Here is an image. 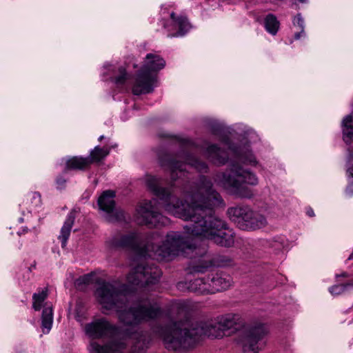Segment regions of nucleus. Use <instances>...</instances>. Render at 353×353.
Here are the masks:
<instances>
[{"label":"nucleus","mask_w":353,"mask_h":353,"mask_svg":"<svg viewBox=\"0 0 353 353\" xmlns=\"http://www.w3.org/2000/svg\"><path fill=\"white\" fill-rule=\"evenodd\" d=\"M145 182L148 188L159 196V205L165 212L190 221V225L184 227L188 234L212 241L221 246L233 245L234 233L227 230L223 220L213 214L214 208L222 203L223 200L210 181L201 178L186 194L185 203L167 189L159 187V179L148 175Z\"/></svg>","instance_id":"obj_1"},{"label":"nucleus","mask_w":353,"mask_h":353,"mask_svg":"<svg viewBox=\"0 0 353 353\" xmlns=\"http://www.w3.org/2000/svg\"><path fill=\"white\" fill-rule=\"evenodd\" d=\"M170 318L177 325L173 334L164 336L168 350H178L194 346L203 336L221 339L235 335L240 331L236 342L243 353H259L266 345L270 326L261 319L246 323L239 313H227L214 319L194 322L190 310H171Z\"/></svg>","instance_id":"obj_2"},{"label":"nucleus","mask_w":353,"mask_h":353,"mask_svg":"<svg viewBox=\"0 0 353 353\" xmlns=\"http://www.w3.org/2000/svg\"><path fill=\"white\" fill-rule=\"evenodd\" d=\"M94 296L103 309L127 307V303L130 301L133 302V305L128 309H161L162 307L157 299L148 296L137 297L132 294V290L128 285L120 284L116 281L99 282Z\"/></svg>","instance_id":"obj_3"},{"label":"nucleus","mask_w":353,"mask_h":353,"mask_svg":"<svg viewBox=\"0 0 353 353\" xmlns=\"http://www.w3.org/2000/svg\"><path fill=\"white\" fill-rule=\"evenodd\" d=\"M186 250H192V245L188 237L181 232L170 231L165 236H163L155 232L147 236L140 254L157 260L168 261L185 252Z\"/></svg>","instance_id":"obj_4"},{"label":"nucleus","mask_w":353,"mask_h":353,"mask_svg":"<svg viewBox=\"0 0 353 353\" xmlns=\"http://www.w3.org/2000/svg\"><path fill=\"white\" fill-rule=\"evenodd\" d=\"M215 180L234 194L243 198L252 197L253 192L248 185H256L258 183L256 175L238 163L232 164L228 173L217 174Z\"/></svg>","instance_id":"obj_5"},{"label":"nucleus","mask_w":353,"mask_h":353,"mask_svg":"<svg viewBox=\"0 0 353 353\" xmlns=\"http://www.w3.org/2000/svg\"><path fill=\"white\" fill-rule=\"evenodd\" d=\"M117 312L120 321L133 330L143 322L159 320L165 323L166 327L162 330L160 334L163 342L164 336L173 334L178 327L170 318V314L173 313L170 310H117Z\"/></svg>","instance_id":"obj_6"},{"label":"nucleus","mask_w":353,"mask_h":353,"mask_svg":"<svg viewBox=\"0 0 353 353\" xmlns=\"http://www.w3.org/2000/svg\"><path fill=\"white\" fill-rule=\"evenodd\" d=\"M165 65V60L157 54L149 53L146 55L141 70L137 74L132 87V92L135 95L152 92L157 76L152 72H158Z\"/></svg>","instance_id":"obj_7"},{"label":"nucleus","mask_w":353,"mask_h":353,"mask_svg":"<svg viewBox=\"0 0 353 353\" xmlns=\"http://www.w3.org/2000/svg\"><path fill=\"white\" fill-rule=\"evenodd\" d=\"M155 199L141 202L136 210V219L141 225L158 226L165 225L168 219L160 214Z\"/></svg>","instance_id":"obj_8"},{"label":"nucleus","mask_w":353,"mask_h":353,"mask_svg":"<svg viewBox=\"0 0 353 353\" xmlns=\"http://www.w3.org/2000/svg\"><path fill=\"white\" fill-rule=\"evenodd\" d=\"M161 274L157 266L139 264L127 276V281L132 285L143 287L157 283Z\"/></svg>","instance_id":"obj_9"},{"label":"nucleus","mask_w":353,"mask_h":353,"mask_svg":"<svg viewBox=\"0 0 353 353\" xmlns=\"http://www.w3.org/2000/svg\"><path fill=\"white\" fill-rule=\"evenodd\" d=\"M114 192L105 191L98 199V205L100 209L107 214L109 221H121L124 219L123 210L115 208Z\"/></svg>","instance_id":"obj_10"},{"label":"nucleus","mask_w":353,"mask_h":353,"mask_svg":"<svg viewBox=\"0 0 353 353\" xmlns=\"http://www.w3.org/2000/svg\"><path fill=\"white\" fill-rule=\"evenodd\" d=\"M227 214L230 219L240 229L245 230L248 221L252 214V210L248 206H235L229 208Z\"/></svg>","instance_id":"obj_11"},{"label":"nucleus","mask_w":353,"mask_h":353,"mask_svg":"<svg viewBox=\"0 0 353 353\" xmlns=\"http://www.w3.org/2000/svg\"><path fill=\"white\" fill-rule=\"evenodd\" d=\"M108 244L112 248H130L138 250L139 236L135 233H130L125 235H117L108 241Z\"/></svg>","instance_id":"obj_12"},{"label":"nucleus","mask_w":353,"mask_h":353,"mask_svg":"<svg viewBox=\"0 0 353 353\" xmlns=\"http://www.w3.org/2000/svg\"><path fill=\"white\" fill-rule=\"evenodd\" d=\"M112 325L104 319H97L85 325V332L92 339H100L111 332Z\"/></svg>","instance_id":"obj_13"},{"label":"nucleus","mask_w":353,"mask_h":353,"mask_svg":"<svg viewBox=\"0 0 353 353\" xmlns=\"http://www.w3.org/2000/svg\"><path fill=\"white\" fill-rule=\"evenodd\" d=\"M209 293L214 294L216 292L225 290L232 284V278L230 275L223 272H217L208 275Z\"/></svg>","instance_id":"obj_14"},{"label":"nucleus","mask_w":353,"mask_h":353,"mask_svg":"<svg viewBox=\"0 0 353 353\" xmlns=\"http://www.w3.org/2000/svg\"><path fill=\"white\" fill-rule=\"evenodd\" d=\"M125 347L123 343L111 342L101 345L96 341H91L88 350L90 353H120Z\"/></svg>","instance_id":"obj_15"},{"label":"nucleus","mask_w":353,"mask_h":353,"mask_svg":"<svg viewBox=\"0 0 353 353\" xmlns=\"http://www.w3.org/2000/svg\"><path fill=\"white\" fill-rule=\"evenodd\" d=\"M90 166L89 158L74 156L69 158L65 163V170H84Z\"/></svg>","instance_id":"obj_16"},{"label":"nucleus","mask_w":353,"mask_h":353,"mask_svg":"<svg viewBox=\"0 0 353 353\" xmlns=\"http://www.w3.org/2000/svg\"><path fill=\"white\" fill-rule=\"evenodd\" d=\"M48 296V288L39 289L37 292L34 293L32 295L33 309H52V305L46 302Z\"/></svg>","instance_id":"obj_17"},{"label":"nucleus","mask_w":353,"mask_h":353,"mask_svg":"<svg viewBox=\"0 0 353 353\" xmlns=\"http://www.w3.org/2000/svg\"><path fill=\"white\" fill-rule=\"evenodd\" d=\"M75 219V213L70 212L64 222V224L61 230V234L59 236V239L61 241L62 248H65L67 243V241L70 235L71 229L74 225Z\"/></svg>","instance_id":"obj_18"},{"label":"nucleus","mask_w":353,"mask_h":353,"mask_svg":"<svg viewBox=\"0 0 353 353\" xmlns=\"http://www.w3.org/2000/svg\"><path fill=\"white\" fill-rule=\"evenodd\" d=\"M207 154L208 158L216 164H224L228 159L225 152L215 145H211L207 148Z\"/></svg>","instance_id":"obj_19"},{"label":"nucleus","mask_w":353,"mask_h":353,"mask_svg":"<svg viewBox=\"0 0 353 353\" xmlns=\"http://www.w3.org/2000/svg\"><path fill=\"white\" fill-rule=\"evenodd\" d=\"M267 225L266 218L261 214L252 210V214L248 221L245 230H254Z\"/></svg>","instance_id":"obj_20"},{"label":"nucleus","mask_w":353,"mask_h":353,"mask_svg":"<svg viewBox=\"0 0 353 353\" xmlns=\"http://www.w3.org/2000/svg\"><path fill=\"white\" fill-rule=\"evenodd\" d=\"M188 288L189 290L200 294H210L208 278L204 280L201 278H197L188 283Z\"/></svg>","instance_id":"obj_21"},{"label":"nucleus","mask_w":353,"mask_h":353,"mask_svg":"<svg viewBox=\"0 0 353 353\" xmlns=\"http://www.w3.org/2000/svg\"><path fill=\"white\" fill-rule=\"evenodd\" d=\"M344 141L349 143L353 141V115L346 116L342 121Z\"/></svg>","instance_id":"obj_22"},{"label":"nucleus","mask_w":353,"mask_h":353,"mask_svg":"<svg viewBox=\"0 0 353 353\" xmlns=\"http://www.w3.org/2000/svg\"><path fill=\"white\" fill-rule=\"evenodd\" d=\"M161 163L163 166L168 165L169 170L171 172V176L173 180H176L175 176L178 177L179 173L180 176L183 174L184 168L183 166L185 165L183 163L176 162L172 159H169L166 163L163 159L161 160Z\"/></svg>","instance_id":"obj_23"},{"label":"nucleus","mask_w":353,"mask_h":353,"mask_svg":"<svg viewBox=\"0 0 353 353\" xmlns=\"http://www.w3.org/2000/svg\"><path fill=\"white\" fill-rule=\"evenodd\" d=\"M110 153V148L108 147L101 148L96 146L92 150H91L89 157L90 160V165L93 163H98L103 160Z\"/></svg>","instance_id":"obj_24"},{"label":"nucleus","mask_w":353,"mask_h":353,"mask_svg":"<svg viewBox=\"0 0 353 353\" xmlns=\"http://www.w3.org/2000/svg\"><path fill=\"white\" fill-rule=\"evenodd\" d=\"M170 17L179 27V30L176 34L177 36L184 35L190 29V23L185 17L180 16L176 17L174 12H172L170 14Z\"/></svg>","instance_id":"obj_25"},{"label":"nucleus","mask_w":353,"mask_h":353,"mask_svg":"<svg viewBox=\"0 0 353 353\" xmlns=\"http://www.w3.org/2000/svg\"><path fill=\"white\" fill-rule=\"evenodd\" d=\"M213 263L207 255H204L200 259L198 263L191 268L190 272L192 273H203L207 270L208 268L212 266Z\"/></svg>","instance_id":"obj_26"},{"label":"nucleus","mask_w":353,"mask_h":353,"mask_svg":"<svg viewBox=\"0 0 353 353\" xmlns=\"http://www.w3.org/2000/svg\"><path fill=\"white\" fill-rule=\"evenodd\" d=\"M265 27L268 32L274 35L279 30V22L276 17L272 14H269L265 19Z\"/></svg>","instance_id":"obj_27"},{"label":"nucleus","mask_w":353,"mask_h":353,"mask_svg":"<svg viewBox=\"0 0 353 353\" xmlns=\"http://www.w3.org/2000/svg\"><path fill=\"white\" fill-rule=\"evenodd\" d=\"M52 310H43L41 316V327L43 333L46 334L50 332L52 328Z\"/></svg>","instance_id":"obj_28"},{"label":"nucleus","mask_w":353,"mask_h":353,"mask_svg":"<svg viewBox=\"0 0 353 353\" xmlns=\"http://www.w3.org/2000/svg\"><path fill=\"white\" fill-rule=\"evenodd\" d=\"M195 304L188 300H175L169 303L166 309H196Z\"/></svg>","instance_id":"obj_29"},{"label":"nucleus","mask_w":353,"mask_h":353,"mask_svg":"<svg viewBox=\"0 0 353 353\" xmlns=\"http://www.w3.org/2000/svg\"><path fill=\"white\" fill-rule=\"evenodd\" d=\"M350 287H353V282H348L345 284L334 285L329 288V292L332 295H339L343 293Z\"/></svg>","instance_id":"obj_30"},{"label":"nucleus","mask_w":353,"mask_h":353,"mask_svg":"<svg viewBox=\"0 0 353 353\" xmlns=\"http://www.w3.org/2000/svg\"><path fill=\"white\" fill-rule=\"evenodd\" d=\"M92 274H87L79 277L75 281V286L79 290H83L84 286L92 283Z\"/></svg>","instance_id":"obj_31"},{"label":"nucleus","mask_w":353,"mask_h":353,"mask_svg":"<svg viewBox=\"0 0 353 353\" xmlns=\"http://www.w3.org/2000/svg\"><path fill=\"white\" fill-rule=\"evenodd\" d=\"M185 164L190 165L192 167L195 168L200 172H206L207 165L205 163L200 161L197 159L191 157L187 159V163Z\"/></svg>","instance_id":"obj_32"},{"label":"nucleus","mask_w":353,"mask_h":353,"mask_svg":"<svg viewBox=\"0 0 353 353\" xmlns=\"http://www.w3.org/2000/svg\"><path fill=\"white\" fill-rule=\"evenodd\" d=\"M68 316L74 318L77 321L82 323L87 319L86 310H69Z\"/></svg>","instance_id":"obj_33"},{"label":"nucleus","mask_w":353,"mask_h":353,"mask_svg":"<svg viewBox=\"0 0 353 353\" xmlns=\"http://www.w3.org/2000/svg\"><path fill=\"white\" fill-rule=\"evenodd\" d=\"M239 159L243 162L244 163L255 165L256 163V161L255 157L251 152L245 153L244 154L240 155Z\"/></svg>","instance_id":"obj_34"},{"label":"nucleus","mask_w":353,"mask_h":353,"mask_svg":"<svg viewBox=\"0 0 353 353\" xmlns=\"http://www.w3.org/2000/svg\"><path fill=\"white\" fill-rule=\"evenodd\" d=\"M119 75L115 78L117 84H123L127 79V72L125 68L121 67L119 69Z\"/></svg>","instance_id":"obj_35"},{"label":"nucleus","mask_w":353,"mask_h":353,"mask_svg":"<svg viewBox=\"0 0 353 353\" xmlns=\"http://www.w3.org/2000/svg\"><path fill=\"white\" fill-rule=\"evenodd\" d=\"M294 25L297 26L302 32L304 31V21L300 14H298L294 19Z\"/></svg>","instance_id":"obj_36"},{"label":"nucleus","mask_w":353,"mask_h":353,"mask_svg":"<svg viewBox=\"0 0 353 353\" xmlns=\"http://www.w3.org/2000/svg\"><path fill=\"white\" fill-rule=\"evenodd\" d=\"M32 203L34 205L38 206L41 203V195L37 192H34L31 195Z\"/></svg>","instance_id":"obj_37"},{"label":"nucleus","mask_w":353,"mask_h":353,"mask_svg":"<svg viewBox=\"0 0 353 353\" xmlns=\"http://www.w3.org/2000/svg\"><path fill=\"white\" fill-rule=\"evenodd\" d=\"M65 182H66L65 179L64 178H63L62 176H60L57 179V183L58 184V185L60 188L63 187Z\"/></svg>","instance_id":"obj_38"},{"label":"nucleus","mask_w":353,"mask_h":353,"mask_svg":"<svg viewBox=\"0 0 353 353\" xmlns=\"http://www.w3.org/2000/svg\"><path fill=\"white\" fill-rule=\"evenodd\" d=\"M347 173H348L349 176L352 177V183H353V165L348 168Z\"/></svg>","instance_id":"obj_39"},{"label":"nucleus","mask_w":353,"mask_h":353,"mask_svg":"<svg viewBox=\"0 0 353 353\" xmlns=\"http://www.w3.org/2000/svg\"><path fill=\"white\" fill-rule=\"evenodd\" d=\"M304 34V31L302 32V30L301 29L300 32H299L294 34V38L296 39H299L301 37L302 34Z\"/></svg>","instance_id":"obj_40"},{"label":"nucleus","mask_w":353,"mask_h":353,"mask_svg":"<svg viewBox=\"0 0 353 353\" xmlns=\"http://www.w3.org/2000/svg\"><path fill=\"white\" fill-rule=\"evenodd\" d=\"M307 214L310 216H314V210L309 208L307 210V212H306Z\"/></svg>","instance_id":"obj_41"},{"label":"nucleus","mask_w":353,"mask_h":353,"mask_svg":"<svg viewBox=\"0 0 353 353\" xmlns=\"http://www.w3.org/2000/svg\"><path fill=\"white\" fill-rule=\"evenodd\" d=\"M348 276L349 275H348V274L347 272H343L341 274H336V279H339L340 277H345V278H346V277H348Z\"/></svg>","instance_id":"obj_42"},{"label":"nucleus","mask_w":353,"mask_h":353,"mask_svg":"<svg viewBox=\"0 0 353 353\" xmlns=\"http://www.w3.org/2000/svg\"><path fill=\"white\" fill-rule=\"evenodd\" d=\"M77 307L79 308L83 307V301L81 300H78L77 301Z\"/></svg>","instance_id":"obj_43"},{"label":"nucleus","mask_w":353,"mask_h":353,"mask_svg":"<svg viewBox=\"0 0 353 353\" xmlns=\"http://www.w3.org/2000/svg\"><path fill=\"white\" fill-rule=\"evenodd\" d=\"M346 191L350 194H353V191L350 190V188H347Z\"/></svg>","instance_id":"obj_44"},{"label":"nucleus","mask_w":353,"mask_h":353,"mask_svg":"<svg viewBox=\"0 0 353 353\" xmlns=\"http://www.w3.org/2000/svg\"><path fill=\"white\" fill-rule=\"evenodd\" d=\"M130 353H143V349H141V350H139L137 352H134V351L130 352Z\"/></svg>","instance_id":"obj_45"},{"label":"nucleus","mask_w":353,"mask_h":353,"mask_svg":"<svg viewBox=\"0 0 353 353\" xmlns=\"http://www.w3.org/2000/svg\"><path fill=\"white\" fill-rule=\"evenodd\" d=\"M139 342H140V341H139L137 342V343L135 345V346H134V349H137V347H139V348L140 347Z\"/></svg>","instance_id":"obj_46"},{"label":"nucleus","mask_w":353,"mask_h":353,"mask_svg":"<svg viewBox=\"0 0 353 353\" xmlns=\"http://www.w3.org/2000/svg\"><path fill=\"white\" fill-rule=\"evenodd\" d=\"M353 259V252H352V254L349 256L348 257V260H352Z\"/></svg>","instance_id":"obj_47"},{"label":"nucleus","mask_w":353,"mask_h":353,"mask_svg":"<svg viewBox=\"0 0 353 353\" xmlns=\"http://www.w3.org/2000/svg\"><path fill=\"white\" fill-rule=\"evenodd\" d=\"M103 139H104V136L101 135V136L99 137V141H102Z\"/></svg>","instance_id":"obj_48"},{"label":"nucleus","mask_w":353,"mask_h":353,"mask_svg":"<svg viewBox=\"0 0 353 353\" xmlns=\"http://www.w3.org/2000/svg\"><path fill=\"white\" fill-rule=\"evenodd\" d=\"M19 221L20 223L23 222V218H21H21H19Z\"/></svg>","instance_id":"obj_49"},{"label":"nucleus","mask_w":353,"mask_h":353,"mask_svg":"<svg viewBox=\"0 0 353 353\" xmlns=\"http://www.w3.org/2000/svg\"><path fill=\"white\" fill-rule=\"evenodd\" d=\"M132 333V332H128V334H131Z\"/></svg>","instance_id":"obj_50"}]
</instances>
